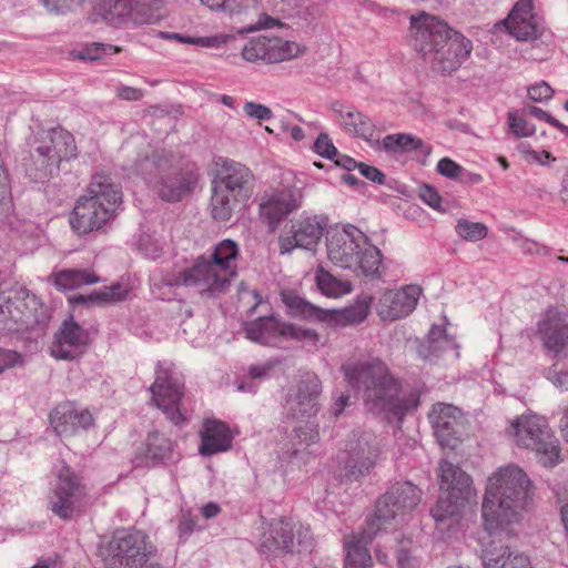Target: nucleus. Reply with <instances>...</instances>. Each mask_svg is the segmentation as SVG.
<instances>
[{
  "mask_svg": "<svg viewBox=\"0 0 568 568\" xmlns=\"http://www.w3.org/2000/svg\"><path fill=\"white\" fill-rule=\"evenodd\" d=\"M48 11L64 13L75 6H80L83 0H38Z\"/></svg>",
  "mask_w": 568,
  "mask_h": 568,
  "instance_id": "obj_56",
  "label": "nucleus"
},
{
  "mask_svg": "<svg viewBox=\"0 0 568 568\" xmlns=\"http://www.w3.org/2000/svg\"><path fill=\"white\" fill-rule=\"evenodd\" d=\"M53 282L59 290H75L82 285L98 283L99 277L88 270L67 268L53 274Z\"/></svg>",
  "mask_w": 568,
  "mask_h": 568,
  "instance_id": "obj_39",
  "label": "nucleus"
},
{
  "mask_svg": "<svg viewBox=\"0 0 568 568\" xmlns=\"http://www.w3.org/2000/svg\"><path fill=\"white\" fill-rule=\"evenodd\" d=\"M315 281L320 291L326 296L338 297L352 291L351 282L338 280L324 268L317 270Z\"/></svg>",
  "mask_w": 568,
  "mask_h": 568,
  "instance_id": "obj_42",
  "label": "nucleus"
},
{
  "mask_svg": "<svg viewBox=\"0 0 568 568\" xmlns=\"http://www.w3.org/2000/svg\"><path fill=\"white\" fill-rule=\"evenodd\" d=\"M413 49L432 71L447 75L457 71L469 58L473 43L436 16L418 12L409 18Z\"/></svg>",
  "mask_w": 568,
  "mask_h": 568,
  "instance_id": "obj_2",
  "label": "nucleus"
},
{
  "mask_svg": "<svg viewBox=\"0 0 568 568\" xmlns=\"http://www.w3.org/2000/svg\"><path fill=\"white\" fill-rule=\"evenodd\" d=\"M327 255L335 265L365 276H377L383 261L381 251L354 225L328 234Z\"/></svg>",
  "mask_w": 568,
  "mask_h": 568,
  "instance_id": "obj_7",
  "label": "nucleus"
},
{
  "mask_svg": "<svg viewBox=\"0 0 568 568\" xmlns=\"http://www.w3.org/2000/svg\"><path fill=\"white\" fill-rule=\"evenodd\" d=\"M54 483L50 489L49 508L63 520L80 514L85 505L87 491L81 477L64 462L54 465Z\"/></svg>",
  "mask_w": 568,
  "mask_h": 568,
  "instance_id": "obj_11",
  "label": "nucleus"
},
{
  "mask_svg": "<svg viewBox=\"0 0 568 568\" xmlns=\"http://www.w3.org/2000/svg\"><path fill=\"white\" fill-rule=\"evenodd\" d=\"M418 196L424 203H426L433 210H436L442 213L446 212V210L442 205L443 199L438 191L433 185L423 184L422 186H419Z\"/></svg>",
  "mask_w": 568,
  "mask_h": 568,
  "instance_id": "obj_50",
  "label": "nucleus"
},
{
  "mask_svg": "<svg viewBox=\"0 0 568 568\" xmlns=\"http://www.w3.org/2000/svg\"><path fill=\"white\" fill-rule=\"evenodd\" d=\"M89 343V332L70 317L55 333L50 354L57 359L74 361L85 352Z\"/></svg>",
  "mask_w": 568,
  "mask_h": 568,
  "instance_id": "obj_22",
  "label": "nucleus"
},
{
  "mask_svg": "<svg viewBox=\"0 0 568 568\" xmlns=\"http://www.w3.org/2000/svg\"><path fill=\"white\" fill-rule=\"evenodd\" d=\"M544 347L558 355L568 347V321L556 310H548L538 323Z\"/></svg>",
  "mask_w": 568,
  "mask_h": 568,
  "instance_id": "obj_29",
  "label": "nucleus"
},
{
  "mask_svg": "<svg viewBox=\"0 0 568 568\" xmlns=\"http://www.w3.org/2000/svg\"><path fill=\"white\" fill-rule=\"evenodd\" d=\"M531 497V481L521 468L515 465L499 468L488 478L483 500L485 530L498 536L511 532L508 526L519 520Z\"/></svg>",
  "mask_w": 568,
  "mask_h": 568,
  "instance_id": "obj_3",
  "label": "nucleus"
},
{
  "mask_svg": "<svg viewBox=\"0 0 568 568\" xmlns=\"http://www.w3.org/2000/svg\"><path fill=\"white\" fill-rule=\"evenodd\" d=\"M322 382L315 374H307L295 386L287 389L283 408L287 418L308 420L315 417L320 409Z\"/></svg>",
  "mask_w": 568,
  "mask_h": 568,
  "instance_id": "obj_16",
  "label": "nucleus"
},
{
  "mask_svg": "<svg viewBox=\"0 0 568 568\" xmlns=\"http://www.w3.org/2000/svg\"><path fill=\"white\" fill-rule=\"evenodd\" d=\"M10 187L8 173L4 169V163L0 158V209L8 207L10 204Z\"/></svg>",
  "mask_w": 568,
  "mask_h": 568,
  "instance_id": "obj_60",
  "label": "nucleus"
},
{
  "mask_svg": "<svg viewBox=\"0 0 568 568\" xmlns=\"http://www.w3.org/2000/svg\"><path fill=\"white\" fill-rule=\"evenodd\" d=\"M22 364L23 357L20 353L0 347V374L9 368L21 366Z\"/></svg>",
  "mask_w": 568,
  "mask_h": 568,
  "instance_id": "obj_55",
  "label": "nucleus"
},
{
  "mask_svg": "<svg viewBox=\"0 0 568 568\" xmlns=\"http://www.w3.org/2000/svg\"><path fill=\"white\" fill-rule=\"evenodd\" d=\"M287 325L274 316H266L245 323L243 329L250 341L276 346L282 338L286 339Z\"/></svg>",
  "mask_w": 568,
  "mask_h": 568,
  "instance_id": "obj_30",
  "label": "nucleus"
},
{
  "mask_svg": "<svg viewBox=\"0 0 568 568\" xmlns=\"http://www.w3.org/2000/svg\"><path fill=\"white\" fill-rule=\"evenodd\" d=\"M130 169L166 202L181 201L192 192L199 181L195 171L176 168L173 155L165 150H152L139 155Z\"/></svg>",
  "mask_w": 568,
  "mask_h": 568,
  "instance_id": "obj_5",
  "label": "nucleus"
},
{
  "mask_svg": "<svg viewBox=\"0 0 568 568\" xmlns=\"http://www.w3.org/2000/svg\"><path fill=\"white\" fill-rule=\"evenodd\" d=\"M229 37L223 34L212 37H192L191 44L203 48H216L226 43Z\"/></svg>",
  "mask_w": 568,
  "mask_h": 568,
  "instance_id": "obj_61",
  "label": "nucleus"
},
{
  "mask_svg": "<svg viewBox=\"0 0 568 568\" xmlns=\"http://www.w3.org/2000/svg\"><path fill=\"white\" fill-rule=\"evenodd\" d=\"M346 476L358 479L369 474L379 455L377 437L372 432L354 430L347 445Z\"/></svg>",
  "mask_w": 568,
  "mask_h": 568,
  "instance_id": "obj_19",
  "label": "nucleus"
},
{
  "mask_svg": "<svg viewBox=\"0 0 568 568\" xmlns=\"http://www.w3.org/2000/svg\"><path fill=\"white\" fill-rule=\"evenodd\" d=\"M373 297L368 294H362L354 304L342 310H327L325 323L335 326H348L361 324L368 316Z\"/></svg>",
  "mask_w": 568,
  "mask_h": 568,
  "instance_id": "obj_34",
  "label": "nucleus"
},
{
  "mask_svg": "<svg viewBox=\"0 0 568 568\" xmlns=\"http://www.w3.org/2000/svg\"><path fill=\"white\" fill-rule=\"evenodd\" d=\"M508 123L516 136H529L535 133V126L514 112L508 113Z\"/></svg>",
  "mask_w": 568,
  "mask_h": 568,
  "instance_id": "obj_52",
  "label": "nucleus"
},
{
  "mask_svg": "<svg viewBox=\"0 0 568 568\" xmlns=\"http://www.w3.org/2000/svg\"><path fill=\"white\" fill-rule=\"evenodd\" d=\"M143 456L146 462L153 465L175 462L178 458V454L174 452V443L158 430L149 433L144 443Z\"/></svg>",
  "mask_w": 568,
  "mask_h": 568,
  "instance_id": "obj_35",
  "label": "nucleus"
},
{
  "mask_svg": "<svg viewBox=\"0 0 568 568\" xmlns=\"http://www.w3.org/2000/svg\"><path fill=\"white\" fill-rule=\"evenodd\" d=\"M245 202L235 197L222 189L212 184L211 215L216 222H227L236 211L244 206Z\"/></svg>",
  "mask_w": 568,
  "mask_h": 568,
  "instance_id": "obj_38",
  "label": "nucleus"
},
{
  "mask_svg": "<svg viewBox=\"0 0 568 568\" xmlns=\"http://www.w3.org/2000/svg\"><path fill=\"white\" fill-rule=\"evenodd\" d=\"M383 149L388 152H412L418 149H426V153L430 152L429 146H425L422 139L410 133L388 134L383 139Z\"/></svg>",
  "mask_w": 568,
  "mask_h": 568,
  "instance_id": "obj_40",
  "label": "nucleus"
},
{
  "mask_svg": "<svg viewBox=\"0 0 568 568\" xmlns=\"http://www.w3.org/2000/svg\"><path fill=\"white\" fill-rule=\"evenodd\" d=\"M200 436L201 445L199 452L203 456H211L227 450L233 439L229 426L217 419H206Z\"/></svg>",
  "mask_w": 568,
  "mask_h": 568,
  "instance_id": "obj_32",
  "label": "nucleus"
},
{
  "mask_svg": "<svg viewBox=\"0 0 568 568\" xmlns=\"http://www.w3.org/2000/svg\"><path fill=\"white\" fill-rule=\"evenodd\" d=\"M196 523V516L190 511H182L178 524L179 538L185 540L195 530Z\"/></svg>",
  "mask_w": 568,
  "mask_h": 568,
  "instance_id": "obj_53",
  "label": "nucleus"
},
{
  "mask_svg": "<svg viewBox=\"0 0 568 568\" xmlns=\"http://www.w3.org/2000/svg\"><path fill=\"white\" fill-rule=\"evenodd\" d=\"M243 111L247 116L257 120L266 121L273 116V112L268 106L255 103L253 101L245 102L243 105Z\"/></svg>",
  "mask_w": 568,
  "mask_h": 568,
  "instance_id": "obj_54",
  "label": "nucleus"
},
{
  "mask_svg": "<svg viewBox=\"0 0 568 568\" xmlns=\"http://www.w3.org/2000/svg\"><path fill=\"white\" fill-rule=\"evenodd\" d=\"M282 302L287 308L291 316L300 317L310 322L325 323L327 315L326 308L318 307L305 298L298 296L293 291H284L281 293Z\"/></svg>",
  "mask_w": 568,
  "mask_h": 568,
  "instance_id": "obj_37",
  "label": "nucleus"
},
{
  "mask_svg": "<svg viewBox=\"0 0 568 568\" xmlns=\"http://www.w3.org/2000/svg\"><path fill=\"white\" fill-rule=\"evenodd\" d=\"M104 568H162L156 548L141 530L118 529L99 547Z\"/></svg>",
  "mask_w": 568,
  "mask_h": 568,
  "instance_id": "obj_8",
  "label": "nucleus"
},
{
  "mask_svg": "<svg viewBox=\"0 0 568 568\" xmlns=\"http://www.w3.org/2000/svg\"><path fill=\"white\" fill-rule=\"evenodd\" d=\"M313 151L320 156L328 160H333L338 154V150L326 132H320L314 141Z\"/></svg>",
  "mask_w": 568,
  "mask_h": 568,
  "instance_id": "obj_49",
  "label": "nucleus"
},
{
  "mask_svg": "<svg viewBox=\"0 0 568 568\" xmlns=\"http://www.w3.org/2000/svg\"><path fill=\"white\" fill-rule=\"evenodd\" d=\"M50 423L59 436H73L93 425V416L87 408H80L73 402L60 403L50 414Z\"/></svg>",
  "mask_w": 568,
  "mask_h": 568,
  "instance_id": "obj_25",
  "label": "nucleus"
},
{
  "mask_svg": "<svg viewBox=\"0 0 568 568\" xmlns=\"http://www.w3.org/2000/svg\"><path fill=\"white\" fill-rule=\"evenodd\" d=\"M239 258V244L230 239L222 240L195 257L191 266L180 273L179 280L186 286L196 287L201 294H224L237 276Z\"/></svg>",
  "mask_w": 568,
  "mask_h": 568,
  "instance_id": "obj_4",
  "label": "nucleus"
},
{
  "mask_svg": "<svg viewBox=\"0 0 568 568\" xmlns=\"http://www.w3.org/2000/svg\"><path fill=\"white\" fill-rule=\"evenodd\" d=\"M302 191L286 185L265 193L260 203L261 219L274 231L278 224L302 205Z\"/></svg>",
  "mask_w": 568,
  "mask_h": 568,
  "instance_id": "obj_20",
  "label": "nucleus"
},
{
  "mask_svg": "<svg viewBox=\"0 0 568 568\" xmlns=\"http://www.w3.org/2000/svg\"><path fill=\"white\" fill-rule=\"evenodd\" d=\"M427 344H428V353L424 354L420 351V354H423L424 357H428L430 355H437L440 352L453 349L457 347V344L455 343V339L449 336L446 333V329L442 326L433 325L428 336H427Z\"/></svg>",
  "mask_w": 568,
  "mask_h": 568,
  "instance_id": "obj_43",
  "label": "nucleus"
},
{
  "mask_svg": "<svg viewBox=\"0 0 568 568\" xmlns=\"http://www.w3.org/2000/svg\"><path fill=\"white\" fill-rule=\"evenodd\" d=\"M507 432L518 447L532 450L544 467L552 468L562 460L560 442L544 417L537 414L518 416Z\"/></svg>",
  "mask_w": 568,
  "mask_h": 568,
  "instance_id": "obj_9",
  "label": "nucleus"
},
{
  "mask_svg": "<svg viewBox=\"0 0 568 568\" xmlns=\"http://www.w3.org/2000/svg\"><path fill=\"white\" fill-rule=\"evenodd\" d=\"M275 364L276 363L273 361H267L263 364L251 365L247 369V375L250 379L254 382L257 379H266L271 376V373L274 369Z\"/></svg>",
  "mask_w": 568,
  "mask_h": 568,
  "instance_id": "obj_59",
  "label": "nucleus"
},
{
  "mask_svg": "<svg viewBox=\"0 0 568 568\" xmlns=\"http://www.w3.org/2000/svg\"><path fill=\"white\" fill-rule=\"evenodd\" d=\"M139 250L148 257L155 260L162 253V246L153 235L143 233L138 240Z\"/></svg>",
  "mask_w": 568,
  "mask_h": 568,
  "instance_id": "obj_51",
  "label": "nucleus"
},
{
  "mask_svg": "<svg viewBox=\"0 0 568 568\" xmlns=\"http://www.w3.org/2000/svg\"><path fill=\"white\" fill-rule=\"evenodd\" d=\"M493 535L491 548L486 549L483 555V564L485 568H531L529 558L518 551L511 550L509 546H500L497 548L496 542L503 541V536ZM510 532L508 534V536Z\"/></svg>",
  "mask_w": 568,
  "mask_h": 568,
  "instance_id": "obj_31",
  "label": "nucleus"
},
{
  "mask_svg": "<svg viewBox=\"0 0 568 568\" xmlns=\"http://www.w3.org/2000/svg\"><path fill=\"white\" fill-rule=\"evenodd\" d=\"M463 168L449 158H443L437 163V172L449 179H458Z\"/></svg>",
  "mask_w": 568,
  "mask_h": 568,
  "instance_id": "obj_58",
  "label": "nucleus"
},
{
  "mask_svg": "<svg viewBox=\"0 0 568 568\" xmlns=\"http://www.w3.org/2000/svg\"><path fill=\"white\" fill-rule=\"evenodd\" d=\"M530 10L531 3L529 1L518 2L508 17L507 28L517 40L527 41L539 36L537 27L528 19Z\"/></svg>",
  "mask_w": 568,
  "mask_h": 568,
  "instance_id": "obj_36",
  "label": "nucleus"
},
{
  "mask_svg": "<svg viewBox=\"0 0 568 568\" xmlns=\"http://www.w3.org/2000/svg\"><path fill=\"white\" fill-rule=\"evenodd\" d=\"M313 536L308 527L291 519L273 520L263 527L258 550L266 557H280L297 551H311Z\"/></svg>",
  "mask_w": 568,
  "mask_h": 568,
  "instance_id": "obj_12",
  "label": "nucleus"
},
{
  "mask_svg": "<svg viewBox=\"0 0 568 568\" xmlns=\"http://www.w3.org/2000/svg\"><path fill=\"white\" fill-rule=\"evenodd\" d=\"M128 290L121 284H112L111 286H104L103 288L95 291L88 295H79L74 298L75 302L83 304H98L105 305L125 300Z\"/></svg>",
  "mask_w": 568,
  "mask_h": 568,
  "instance_id": "obj_41",
  "label": "nucleus"
},
{
  "mask_svg": "<svg viewBox=\"0 0 568 568\" xmlns=\"http://www.w3.org/2000/svg\"><path fill=\"white\" fill-rule=\"evenodd\" d=\"M286 339H294L316 346L320 343V335L315 329L304 328L296 324L288 323Z\"/></svg>",
  "mask_w": 568,
  "mask_h": 568,
  "instance_id": "obj_48",
  "label": "nucleus"
},
{
  "mask_svg": "<svg viewBox=\"0 0 568 568\" xmlns=\"http://www.w3.org/2000/svg\"><path fill=\"white\" fill-rule=\"evenodd\" d=\"M342 372L349 386L361 395L366 410L372 414H386L402 419L419 404V392H402L399 381L378 358L343 365Z\"/></svg>",
  "mask_w": 568,
  "mask_h": 568,
  "instance_id": "obj_1",
  "label": "nucleus"
},
{
  "mask_svg": "<svg viewBox=\"0 0 568 568\" xmlns=\"http://www.w3.org/2000/svg\"><path fill=\"white\" fill-rule=\"evenodd\" d=\"M306 52V47L294 41L273 37H256L246 42L242 57L247 62L276 63L292 60Z\"/></svg>",
  "mask_w": 568,
  "mask_h": 568,
  "instance_id": "obj_18",
  "label": "nucleus"
},
{
  "mask_svg": "<svg viewBox=\"0 0 568 568\" xmlns=\"http://www.w3.org/2000/svg\"><path fill=\"white\" fill-rule=\"evenodd\" d=\"M460 417V409L452 404L437 403L433 405L428 418L440 446L455 447L457 425Z\"/></svg>",
  "mask_w": 568,
  "mask_h": 568,
  "instance_id": "obj_28",
  "label": "nucleus"
},
{
  "mask_svg": "<svg viewBox=\"0 0 568 568\" xmlns=\"http://www.w3.org/2000/svg\"><path fill=\"white\" fill-rule=\"evenodd\" d=\"M381 527L374 521H367L365 528L358 534L344 537L345 568H372L373 561L367 545L379 532Z\"/></svg>",
  "mask_w": 568,
  "mask_h": 568,
  "instance_id": "obj_27",
  "label": "nucleus"
},
{
  "mask_svg": "<svg viewBox=\"0 0 568 568\" xmlns=\"http://www.w3.org/2000/svg\"><path fill=\"white\" fill-rule=\"evenodd\" d=\"M217 174L212 184L246 202L253 191V173L244 164L220 159Z\"/></svg>",
  "mask_w": 568,
  "mask_h": 568,
  "instance_id": "obj_23",
  "label": "nucleus"
},
{
  "mask_svg": "<svg viewBox=\"0 0 568 568\" xmlns=\"http://www.w3.org/2000/svg\"><path fill=\"white\" fill-rule=\"evenodd\" d=\"M122 202L121 190L104 175H94L87 195L81 196L71 213L70 224L79 235L102 229L113 219Z\"/></svg>",
  "mask_w": 568,
  "mask_h": 568,
  "instance_id": "obj_6",
  "label": "nucleus"
},
{
  "mask_svg": "<svg viewBox=\"0 0 568 568\" xmlns=\"http://www.w3.org/2000/svg\"><path fill=\"white\" fill-rule=\"evenodd\" d=\"M325 227V220L318 216H300L280 237L281 253H290L296 247L311 250L320 242Z\"/></svg>",
  "mask_w": 568,
  "mask_h": 568,
  "instance_id": "obj_24",
  "label": "nucleus"
},
{
  "mask_svg": "<svg viewBox=\"0 0 568 568\" xmlns=\"http://www.w3.org/2000/svg\"><path fill=\"white\" fill-rule=\"evenodd\" d=\"M455 231L462 239L469 242L480 241L488 234V229L485 224L470 222L466 219H459L457 221Z\"/></svg>",
  "mask_w": 568,
  "mask_h": 568,
  "instance_id": "obj_45",
  "label": "nucleus"
},
{
  "mask_svg": "<svg viewBox=\"0 0 568 568\" xmlns=\"http://www.w3.org/2000/svg\"><path fill=\"white\" fill-rule=\"evenodd\" d=\"M212 10H220L230 14L255 7L258 0H200Z\"/></svg>",
  "mask_w": 568,
  "mask_h": 568,
  "instance_id": "obj_46",
  "label": "nucleus"
},
{
  "mask_svg": "<svg viewBox=\"0 0 568 568\" xmlns=\"http://www.w3.org/2000/svg\"><path fill=\"white\" fill-rule=\"evenodd\" d=\"M420 499L422 490L416 485L408 480L396 481L377 499L374 515L367 521L386 530L392 521L413 511Z\"/></svg>",
  "mask_w": 568,
  "mask_h": 568,
  "instance_id": "obj_13",
  "label": "nucleus"
},
{
  "mask_svg": "<svg viewBox=\"0 0 568 568\" xmlns=\"http://www.w3.org/2000/svg\"><path fill=\"white\" fill-rule=\"evenodd\" d=\"M547 378L559 389L568 392V369L556 371L549 368Z\"/></svg>",
  "mask_w": 568,
  "mask_h": 568,
  "instance_id": "obj_63",
  "label": "nucleus"
},
{
  "mask_svg": "<svg viewBox=\"0 0 568 568\" xmlns=\"http://www.w3.org/2000/svg\"><path fill=\"white\" fill-rule=\"evenodd\" d=\"M420 287L408 285L399 291H387L379 298L378 314L383 320L395 321L409 315L416 307Z\"/></svg>",
  "mask_w": 568,
  "mask_h": 568,
  "instance_id": "obj_26",
  "label": "nucleus"
},
{
  "mask_svg": "<svg viewBox=\"0 0 568 568\" xmlns=\"http://www.w3.org/2000/svg\"><path fill=\"white\" fill-rule=\"evenodd\" d=\"M115 93L119 99L124 101H139L143 98V90L128 85L118 87Z\"/></svg>",
  "mask_w": 568,
  "mask_h": 568,
  "instance_id": "obj_64",
  "label": "nucleus"
},
{
  "mask_svg": "<svg viewBox=\"0 0 568 568\" xmlns=\"http://www.w3.org/2000/svg\"><path fill=\"white\" fill-rule=\"evenodd\" d=\"M442 495L430 514L436 523H444L459 514L473 496L471 478L462 468L442 460L438 467Z\"/></svg>",
  "mask_w": 568,
  "mask_h": 568,
  "instance_id": "obj_10",
  "label": "nucleus"
},
{
  "mask_svg": "<svg viewBox=\"0 0 568 568\" xmlns=\"http://www.w3.org/2000/svg\"><path fill=\"white\" fill-rule=\"evenodd\" d=\"M333 110L339 114V124L347 133L365 140L373 146L381 145L379 140L375 139V124L366 114L355 108H347L344 111L334 106Z\"/></svg>",
  "mask_w": 568,
  "mask_h": 568,
  "instance_id": "obj_33",
  "label": "nucleus"
},
{
  "mask_svg": "<svg viewBox=\"0 0 568 568\" xmlns=\"http://www.w3.org/2000/svg\"><path fill=\"white\" fill-rule=\"evenodd\" d=\"M36 302L26 290L0 294V332L14 333L29 326L31 310L29 303Z\"/></svg>",
  "mask_w": 568,
  "mask_h": 568,
  "instance_id": "obj_21",
  "label": "nucleus"
},
{
  "mask_svg": "<svg viewBox=\"0 0 568 568\" xmlns=\"http://www.w3.org/2000/svg\"><path fill=\"white\" fill-rule=\"evenodd\" d=\"M320 439L318 427L310 424L301 425L294 428L291 454L296 456L312 444Z\"/></svg>",
  "mask_w": 568,
  "mask_h": 568,
  "instance_id": "obj_44",
  "label": "nucleus"
},
{
  "mask_svg": "<svg viewBox=\"0 0 568 568\" xmlns=\"http://www.w3.org/2000/svg\"><path fill=\"white\" fill-rule=\"evenodd\" d=\"M154 383L149 387L152 394L151 400L164 413L166 418L179 426L186 422V416L181 409L183 397V384L161 363L156 365Z\"/></svg>",
  "mask_w": 568,
  "mask_h": 568,
  "instance_id": "obj_15",
  "label": "nucleus"
},
{
  "mask_svg": "<svg viewBox=\"0 0 568 568\" xmlns=\"http://www.w3.org/2000/svg\"><path fill=\"white\" fill-rule=\"evenodd\" d=\"M358 170L359 173L367 180H371L372 182L377 184L385 183V174L377 168L361 162L358 165Z\"/></svg>",
  "mask_w": 568,
  "mask_h": 568,
  "instance_id": "obj_62",
  "label": "nucleus"
},
{
  "mask_svg": "<svg viewBox=\"0 0 568 568\" xmlns=\"http://www.w3.org/2000/svg\"><path fill=\"white\" fill-rule=\"evenodd\" d=\"M552 88L544 81L528 88V95L535 102L548 101L552 98Z\"/></svg>",
  "mask_w": 568,
  "mask_h": 568,
  "instance_id": "obj_57",
  "label": "nucleus"
},
{
  "mask_svg": "<svg viewBox=\"0 0 568 568\" xmlns=\"http://www.w3.org/2000/svg\"><path fill=\"white\" fill-rule=\"evenodd\" d=\"M119 52H121L120 47L93 42L91 44L83 47L81 50L77 52L75 55L81 60H99L104 55H111Z\"/></svg>",
  "mask_w": 568,
  "mask_h": 568,
  "instance_id": "obj_47",
  "label": "nucleus"
},
{
  "mask_svg": "<svg viewBox=\"0 0 568 568\" xmlns=\"http://www.w3.org/2000/svg\"><path fill=\"white\" fill-rule=\"evenodd\" d=\"M77 156V145L73 135L57 128L47 133L36 148L33 163L39 180L53 176L60 171V163Z\"/></svg>",
  "mask_w": 568,
  "mask_h": 568,
  "instance_id": "obj_14",
  "label": "nucleus"
},
{
  "mask_svg": "<svg viewBox=\"0 0 568 568\" xmlns=\"http://www.w3.org/2000/svg\"><path fill=\"white\" fill-rule=\"evenodd\" d=\"M154 0H101L99 10L102 19L112 27L143 26L153 23Z\"/></svg>",
  "mask_w": 568,
  "mask_h": 568,
  "instance_id": "obj_17",
  "label": "nucleus"
}]
</instances>
